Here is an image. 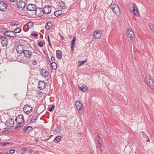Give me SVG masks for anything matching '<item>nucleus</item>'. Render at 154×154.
I'll return each mask as SVG.
<instances>
[{
  "mask_svg": "<svg viewBox=\"0 0 154 154\" xmlns=\"http://www.w3.org/2000/svg\"><path fill=\"white\" fill-rule=\"evenodd\" d=\"M17 51L19 54H23L24 56L27 59L31 58L32 54V52L31 51L29 50H24L22 48V45H19L16 48Z\"/></svg>",
  "mask_w": 154,
  "mask_h": 154,
  "instance_id": "f257e3e1",
  "label": "nucleus"
},
{
  "mask_svg": "<svg viewBox=\"0 0 154 154\" xmlns=\"http://www.w3.org/2000/svg\"><path fill=\"white\" fill-rule=\"evenodd\" d=\"M110 7L114 13L117 16H119L120 15V11L119 7L116 4H112L110 5Z\"/></svg>",
  "mask_w": 154,
  "mask_h": 154,
  "instance_id": "f03ea898",
  "label": "nucleus"
},
{
  "mask_svg": "<svg viewBox=\"0 0 154 154\" xmlns=\"http://www.w3.org/2000/svg\"><path fill=\"white\" fill-rule=\"evenodd\" d=\"M8 40L7 38L5 36H0V43L3 47H6L8 45Z\"/></svg>",
  "mask_w": 154,
  "mask_h": 154,
  "instance_id": "7ed1b4c3",
  "label": "nucleus"
},
{
  "mask_svg": "<svg viewBox=\"0 0 154 154\" xmlns=\"http://www.w3.org/2000/svg\"><path fill=\"white\" fill-rule=\"evenodd\" d=\"M26 4L23 0H20L18 2L16 5V7L18 10L21 9L23 10L25 7Z\"/></svg>",
  "mask_w": 154,
  "mask_h": 154,
  "instance_id": "20e7f679",
  "label": "nucleus"
},
{
  "mask_svg": "<svg viewBox=\"0 0 154 154\" xmlns=\"http://www.w3.org/2000/svg\"><path fill=\"white\" fill-rule=\"evenodd\" d=\"M126 34L127 36L130 38L132 42L134 41V34L132 30L128 29L126 32Z\"/></svg>",
  "mask_w": 154,
  "mask_h": 154,
  "instance_id": "39448f33",
  "label": "nucleus"
},
{
  "mask_svg": "<svg viewBox=\"0 0 154 154\" xmlns=\"http://www.w3.org/2000/svg\"><path fill=\"white\" fill-rule=\"evenodd\" d=\"M3 32H4V34L5 35L9 36L12 37H15L17 36V34L14 32V31H6L5 29H3Z\"/></svg>",
  "mask_w": 154,
  "mask_h": 154,
  "instance_id": "423d86ee",
  "label": "nucleus"
},
{
  "mask_svg": "<svg viewBox=\"0 0 154 154\" xmlns=\"http://www.w3.org/2000/svg\"><path fill=\"white\" fill-rule=\"evenodd\" d=\"M15 121L17 124H22L24 123V117L22 115L17 116L16 118Z\"/></svg>",
  "mask_w": 154,
  "mask_h": 154,
  "instance_id": "0eeeda50",
  "label": "nucleus"
},
{
  "mask_svg": "<svg viewBox=\"0 0 154 154\" xmlns=\"http://www.w3.org/2000/svg\"><path fill=\"white\" fill-rule=\"evenodd\" d=\"M8 4L5 1H0V11H5L7 9Z\"/></svg>",
  "mask_w": 154,
  "mask_h": 154,
  "instance_id": "6e6552de",
  "label": "nucleus"
},
{
  "mask_svg": "<svg viewBox=\"0 0 154 154\" xmlns=\"http://www.w3.org/2000/svg\"><path fill=\"white\" fill-rule=\"evenodd\" d=\"M145 80L147 85L153 91H154V82L153 80L148 78H146Z\"/></svg>",
  "mask_w": 154,
  "mask_h": 154,
  "instance_id": "1a4fd4ad",
  "label": "nucleus"
},
{
  "mask_svg": "<svg viewBox=\"0 0 154 154\" xmlns=\"http://www.w3.org/2000/svg\"><path fill=\"white\" fill-rule=\"evenodd\" d=\"M14 120L11 118L8 119L6 121L5 124L8 127L11 128L14 125Z\"/></svg>",
  "mask_w": 154,
  "mask_h": 154,
  "instance_id": "9d476101",
  "label": "nucleus"
},
{
  "mask_svg": "<svg viewBox=\"0 0 154 154\" xmlns=\"http://www.w3.org/2000/svg\"><path fill=\"white\" fill-rule=\"evenodd\" d=\"M35 15L38 17L42 16L44 14L43 9L39 8H36V10H35Z\"/></svg>",
  "mask_w": 154,
  "mask_h": 154,
  "instance_id": "9b49d317",
  "label": "nucleus"
},
{
  "mask_svg": "<svg viewBox=\"0 0 154 154\" xmlns=\"http://www.w3.org/2000/svg\"><path fill=\"white\" fill-rule=\"evenodd\" d=\"M33 131V128L30 126H25L23 128V131L25 133L29 134Z\"/></svg>",
  "mask_w": 154,
  "mask_h": 154,
  "instance_id": "f8f14e48",
  "label": "nucleus"
},
{
  "mask_svg": "<svg viewBox=\"0 0 154 154\" xmlns=\"http://www.w3.org/2000/svg\"><path fill=\"white\" fill-rule=\"evenodd\" d=\"M36 8V6L35 5L32 4H28L27 6V10L29 11H35Z\"/></svg>",
  "mask_w": 154,
  "mask_h": 154,
  "instance_id": "ddd939ff",
  "label": "nucleus"
},
{
  "mask_svg": "<svg viewBox=\"0 0 154 154\" xmlns=\"http://www.w3.org/2000/svg\"><path fill=\"white\" fill-rule=\"evenodd\" d=\"M133 8L132 11L133 14L139 17L140 16V14L139 12V11L138 8L135 6L133 4H131Z\"/></svg>",
  "mask_w": 154,
  "mask_h": 154,
  "instance_id": "4468645a",
  "label": "nucleus"
},
{
  "mask_svg": "<svg viewBox=\"0 0 154 154\" xmlns=\"http://www.w3.org/2000/svg\"><path fill=\"white\" fill-rule=\"evenodd\" d=\"M46 85L44 81H40L38 82V88L40 90L43 89L45 88Z\"/></svg>",
  "mask_w": 154,
  "mask_h": 154,
  "instance_id": "2eb2a0df",
  "label": "nucleus"
},
{
  "mask_svg": "<svg viewBox=\"0 0 154 154\" xmlns=\"http://www.w3.org/2000/svg\"><path fill=\"white\" fill-rule=\"evenodd\" d=\"M43 9L44 14L45 13L46 14H49L51 12V8L49 5L45 6L44 8Z\"/></svg>",
  "mask_w": 154,
  "mask_h": 154,
  "instance_id": "dca6fc26",
  "label": "nucleus"
},
{
  "mask_svg": "<svg viewBox=\"0 0 154 154\" xmlns=\"http://www.w3.org/2000/svg\"><path fill=\"white\" fill-rule=\"evenodd\" d=\"M101 33L100 31L98 30H96L94 31V38L95 39H98L100 38Z\"/></svg>",
  "mask_w": 154,
  "mask_h": 154,
  "instance_id": "f3484780",
  "label": "nucleus"
},
{
  "mask_svg": "<svg viewBox=\"0 0 154 154\" xmlns=\"http://www.w3.org/2000/svg\"><path fill=\"white\" fill-rule=\"evenodd\" d=\"M40 73L43 77L46 78L48 76L49 72L45 70L42 69L41 70Z\"/></svg>",
  "mask_w": 154,
  "mask_h": 154,
  "instance_id": "a211bd4d",
  "label": "nucleus"
},
{
  "mask_svg": "<svg viewBox=\"0 0 154 154\" xmlns=\"http://www.w3.org/2000/svg\"><path fill=\"white\" fill-rule=\"evenodd\" d=\"M75 106L77 109L79 111H81L82 109V105L81 102L77 100L76 101Z\"/></svg>",
  "mask_w": 154,
  "mask_h": 154,
  "instance_id": "6ab92c4d",
  "label": "nucleus"
},
{
  "mask_svg": "<svg viewBox=\"0 0 154 154\" xmlns=\"http://www.w3.org/2000/svg\"><path fill=\"white\" fill-rule=\"evenodd\" d=\"M58 7L59 8L64 9L66 7L65 3L62 1L60 2L58 5Z\"/></svg>",
  "mask_w": 154,
  "mask_h": 154,
  "instance_id": "aec40b11",
  "label": "nucleus"
},
{
  "mask_svg": "<svg viewBox=\"0 0 154 154\" xmlns=\"http://www.w3.org/2000/svg\"><path fill=\"white\" fill-rule=\"evenodd\" d=\"M23 110L24 112L27 114H28L32 112L33 110L32 107H31V109L29 110V108L26 107V106H24L23 107Z\"/></svg>",
  "mask_w": 154,
  "mask_h": 154,
  "instance_id": "412c9836",
  "label": "nucleus"
},
{
  "mask_svg": "<svg viewBox=\"0 0 154 154\" xmlns=\"http://www.w3.org/2000/svg\"><path fill=\"white\" fill-rule=\"evenodd\" d=\"M62 52L60 50H57L56 51V55L57 58L59 60H61L62 56Z\"/></svg>",
  "mask_w": 154,
  "mask_h": 154,
  "instance_id": "4be33fe9",
  "label": "nucleus"
},
{
  "mask_svg": "<svg viewBox=\"0 0 154 154\" xmlns=\"http://www.w3.org/2000/svg\"><path fill=\"white\" fill-rule=\"evenodd\" d=\"M53 26L52 23L51 21H49L46 23L45 25V28L47 30H49Z\"/></svg>",
  "mask_w": 154,
  "mask_h": 154,
  "instance_id": "5701e85b",
  "label": "nucleus"
},
{
  "mask_svg": "<svg viewBox=\"0 0 154 154\" xmlns=\"http://www.w3.org/2000/svg\"><path fill=\"white\" fill-rule=\"evenodd\" d=\"M25 26H28V28L31 29L33 26V23L32 21H29L26 25H25Z\"/></svg>",
  "mask_w": 154,
  "mask_h": 154,
  "instance_id": "b1692460",
  "label": "nucleus"
},
{
  "mask_svg": "<svg viewBox=\"0 0 154 154\" xmlns=\"http://www.w3.org/2000/svg\"><path fill=\"white\" fill-rule=\"evenodd\" d=\"M79 88L83 92H85L88 89V87L84 85L79 87Z\"/></svg>",
  "mask_w": 154,
  "mask_h": 154,
  "instance_id": "393cba45",
  "label": "nucleus"
},
{
  "mask_svg": "<svg viewBox=\"0 0 154 154\" xmlns=\"http://www.w3.org/2000/svg\"><path fill=\"white\" fill-rule=\"evenodd\" d=\"M54 15L58 17L59 15H61L62 14V10H58L54 13Z\"/></svg>",
  "mask_w": 154,
  "mask_h": 154,
  "instance_id": "a878e982",
  "label": "nucleus"
},
{
  "mask_svg": "<svg viewBox=\"0 0 154 154\" xmlns=\"http://www.w3.org/2000/svg\"><path fill=\"white\" fill-rule=\"evenodd\" d=\"M51 67L53 69L55 70L57 68V63L55 62H52L51 63Z\"/></svg>",
  "mask_w": 154,
  "mask_h": 154,
  "instance_id": "bb28decb",
  "label": "nucleus"
},
{
  "mask_svg": "<svg viewBox=\"0 0 154 154\" xmlns=\"http://www.w3.org/2000/svg\"><path fill=\"white\" fill-rule=\"evenodd\" d=\"M61 138V137L60 136H57L54 139V141L55 143H58L60 141Z\"/></svg>",
  "mask_w": 154,
  "mask_h": 154,
  "instance_id": "cd10ccee",
  "label": "nucleus"
},
{
  "mask_svg": "<svg viewBox=\"0 0 154 154\" xmlns=\"http://www.w3.org/2000/svg\"><path fill=\"white\" fill-rule=\"evenodd\" d=\"M38 116H35L33 117L30 120V122L32 123H35L36 120L37 119Z\"/></svg>",
  "mask_w": 154,
  "mask_h": 154,
  "instance_id": "c85d7f7f",
  "label": "nucleus"
},
{
  "mask_svg": "<svg viewBox=\"0 0 154 154\" xmlns=\"http://www.w3.org/2000/svg\"><path fill=\"white\" fill-rule=\"evenodd\" d=\"M24 123L22 124H18V125L15 127V129L16 130H19L22 128L24 125Z\"/></svg>",
  "mask_w": 154,
  "mask_h": 154,
  "instance_id": "c756f323",
  "label": "nucleus"
},
{
  "mask_svg": "<svg viewBox=\"0 0 154 154\" xmlns=\"http://www.w3.org/2000/svg\"><path fill=\"white\" fill-rule=\"evenodd\" d=\"M75 42L73 41H72L71 42V50L72 52L73 51L74 48L75 47Z\"/></svg>",
  "mask_w": 154,
  "mask_h": 154,
  "instance_id": "7c9ffc66",
  "label": "nucleus"
},
{
  "mask_svg": "<svg viewBox=\"0 0 154 154\" xmlns=\"http://www.w3.org/2000/svg\"><path fill=\"white\" fill-rule=\"evenodd\" d=\"M21 31V29L20 28H17L14 31V33H19Z\"/></svg>",
  "mask_w": 154,
  "mask_h": 154,
  "instance_id": "2f4dec72",
  "label": "nucleus"
},
{
  "mask_svg": "<svg viewBox=\"0 0 154 154\" xmlns=\"http://www.w3.org/2000/svg\"><path fill=\"white\" fill-rule=\"evenodd\" d=\"M87 61V60H86L85 61H79L78 62V66H80L81 65L84 64L85 62Z\"/></svg>",
  "mask_w": 154,
  "mask_h": 154,
  "instance_id": "473e14b6",
  "label": "nucleus"
},
{
  "mask_svg": "<svg viewBox=\"0 0 154 154\" xmlns=\"http://www.w3.org/2000/svg\"><path fill=\"white\" fill-rule=\"evenodd\" d=\"M149 27H150L151 30L154 32V25L150 23L149 25Z\"/></svg>",
  "mask_w": 154,
  "mask_h": 154,
  "instance_id": "72a5a7b5",
  "label": "nucleus"
},
{
  "mask_svg": "<svg viewBox=\"0 0 154 154\" xmlns=\"http://www.w3.org/2000/svg\"><path fill=\"white\" fill-rule=\"evenodd\" d=\"M10 132V131L8 130H5L2 131V133L4 134H9Z\"/></svg>",
  "mask_w": 154,
  "mask_h": 154,
  "instance_id": "f704fd0d",
  "label": "nucleus"
},
{
  "mask_svg": "<svg viewBox=\"0 0 154 154\" xmlns=\"http://www.w3.org/2000/svg\"><path fill=\"white\" fill-rule=\"evenodd\" d=\"M54 107L55 106L54 105H52L49 108L48 111L50 112H52L54 110Z\"/></svg>",
  "mask_w": 154,
  "mask_h": 154,
  "instance_id": "c9c22d12",
  "label": "nucleus"
},
{
  "mask_svg": "<svg viewBox=\"0 0 154 154\" xmlns=\"http://www.w3.org/2000/svg\"><path fill=\"white\" fill-rule=\"evenodd\" d=\"M43 43L39 41L38 43V45L40 47H42L43 46V45L42 44Z\"/></svg>",
  "mask_w": 154,
  "mask_h": 154,
  "instance_id": "e433bc0d",
  "label": "nucleus"
},
{
  "mask_svg": "<svg viewBox=\"0 0 154 154\" xmlns=\"http://www.w3.org/2000/svg\"><path fill=\"white\" fill-rule=\"evenodd\" d=\"M38 35V34L37 33H32L31 34V35L32 36H34L35 37H37Z\"/></svg>",
  "mask_w": 154,
  "mask_h": 154,
  "instance_id": "4c0bfd02",
  "label": "nucleus"
},
{
  "mask_svg": "<svg viewBox=\"0 0 154 154\" xmlns=\"http://www.w3.org/2000/svg\"><path fill=\"white\" fill-rule=\"evenodd\" d=\"M101 143H98V144L97 145V146L99 149V150L101 151H102V149L100 147Z\"/></svg>",
  "mask_w": 154,
  "mask_h": 154,
  "instance_id": "58836bf2",
  "label": "nucleus"
},
{
  "mask_svg": "<svg viewBox=\"0 0 154 154\" xmlns=\"http://www.w3.org/2000/svg\"><path fill=\"white\" fill-rule=\"evenodd\" d=\"M55 131L57 132H60L61 131V129L60 128H58L57 129H56Z\"/></svg>",
  "mask_w": 154,
  "mask_h": 154,
  "instance_id": "ea45409f",
  "label": "nucleus"
},
{
  "mask_svg": "<svg viewBox=\"0 0 154 154\" xmlns=\"http://www.w3.org/2000/svg\"><path fill=\"white\" fill-rule=\"evenodd\" d=\"M15 151V149H11L10 150L9 153L10 154H13L14 153Z\"/></svg>",
  "mask_w": 154,
  "mask_h": 154,
  "instance_id": "a19ab883",
  "label": "nucleus"
},
{
  "mask_svg": "<svg viewBox=\"0 0 154 154\" xmlns=\"http://www.w3.org/2000/svg\"><path fill=\"white\" fill-rule=\"evenodd\" d=\"M32 64L34 65H35L37 63V61L35 60H32Z\"/></svg>",
  "mask_w": 154,
  "mask_h": 154,
  "instance_id": "79ce46f5",
  "label": "nucleus"
},
{
  "mask_svg": "<svg viewBox=\"0 0 154 154\" xmlns=\"http://www.w3.org/2000/svg\"><path fill=\"white\" fill-rule=\"evenodd\" d=\"M6 142H0V146H4L6 145Z\"/></svg>",
  "mask_w": 154,
  "mask_h": 154,
  "instance_id": "37998d69",
  "label": "nucleus"
},
{
  "mask_svg": "<svg viewBox=\"0 0 154 154\" xmlns=\"http://www.w3.org/2000/svg\"><path fill=\"white\" fill-rule=\"evenodd\" d=\"M58 34L60 37V39L61 40H63L64 39L63 37V36L60 33H58Z\"/></svg>",
  "mask_w": 154,
  "mask_h": 154,
  "instance_id": "c03bdc74",
  "label": "nucleus"
},
{
  "mask_svg": "<svg viewBox=\"0 0 154 154\" xmlns=\"http://www.w3.org/2000/svg\"><path fill=\"white\" fill-rule=\"evenodd\" d=\"M18 21H16L15 22V23H14V22H12L11 23L12 24V25H17V24L16 23H17Z\"/></svg>",
  "mask_w": 154,
  "mask_h": 154,
  "instance_id": "a18cd8bd",
  "label": "nucleus"
},
{
  "mask_svg": "<svg viewBox=\"0 0 154 154\" xmlns=\"http://www.w3.org/2000/svg\"><path fill=\"white\" fill-rule=\"evenodd\" d=\"M27 149V148L26 147H23L22 148V150L23 151H25Z\"/></svg>",
  "mask_w": 154,
  "mask_h": 154,
  "instance_id": "49530a36",
  "label": "nucleus"
},
{
  "mask_svg": "<svg viewBox=\"0 0 154 154\" xmlns=\"http://www.w3.org/2000/svg\"><path fill=\"white\" fill-rule=\"evenodd\" d=\"M12 145L13 144V143L11 142H6V145Z\"/></svg>",
  "mask_w": 154,
  "mask_h": 154,
  "instance_id": "de8ad7c7",
  "label": "nucleus"
},
{
  "mask_svg": "<svg viewBox=\"0 0 154 154\" xmlns=\"http://www.w3.org/2000/svg\"><path fill=\"white\" fill-rule=\"evenodd\" d=\"M141 134L142 135H144L145 136H147V135H146V134H145V133L143 131H142L141 132Z\"/></svg>",
  "mask_w": 154,
  "mask_h": 154,
  "instance_id": "09e8293b",
  "label": "nucleus"
},
{
  "mask_svg": "<svg viewBox=\"0 0 154 154\" xmlns=\"http://www.w3.org/2000/svg\"><path fill=\"white\" fill-rule=\"evenodd\" d=\"M76 40V37L75 36L73 37L72 40L73 41H74L75 42Z\"/></svg>",
  "mask_w": 154,
  "mask_h": 154,
  "instance_id": "8fccbe9b",
  "label": "nucleus"
},
{
  "mask_svg": "<svg viewBox=\"0 0 154 154\" xmlns=\"http://www.w3.org/2000/svg\"><path fill=\"white\" fill-rule=\"evenodd\" d=\"M147 137V139L146 140V141L147 142H149L150 141V140L148 138V137L147 136H146Z\"/></svg>",
  "mask_w": 154,
  "mask_h": 154,
  "instance_id": "3c124183",
  "label": "nucleus"
},
{
  "mask_svg": "<svg viewBox=\"0 0 154 154\" xmlns=\"http://www.w3.org/2000/svg\"><path fill=\"white\" fill-rule=\"evenodd\" d=\"M24 106H26V107H27V108H30L31 107V106L29 104H27V105H25Z\"/></svg>",
  "mask_w": 154,
  "mask_h": 154,
  "instance_id": "603ef678",
  "label": "nucleus"
},
{
  "mask_svg": "<svg viewBox=\"0 0 154 154\" xmlns=\"http://www.w3.org/2000/svg\"><path fill=\"white\" fill-rule=\"evenodd\" d=\"M55 59V58L54 57L52 56L51 57V60H54Z\"/></svg>",
  "mask_w": 154,
  "mask_h": 154,
  "instance_id": "864d4df0",
  "label": "nucleus"
},
{
  "mask_svg": "<svg viewBox=\"0 0 154 154\" xmlns=\"http://www.w3.org/2000/svg\"><path fill=\"white\" fill-rule=\"evenodd\" d=\"M38 137H36V138H35V140L36 141V142H38Z\"/></svg>",
  "mask_w": 154,
  "mask_h": 154,
  "instance_id": "5fc2aeb1",
  "label": "nucleus"
},
{
  "mask_svg": "<svg viewBox=\"0 0 154 154\" xmlns=\"http://www.w3.org/2000/svg\"><path fill=\"white\" fill-rule=\"evenodd\" d=\"M48 42V44H49V46H50V47L51 48H52V46H51V42Z\"/></svg>",
  "mask_w": 154,
  "mask_h": 154,
  "instance_id": "6e6d98bb",
  "label": "nucleus"
},
{
  "mask_svg": "<svg viewBox=\"0 0 154 154\" xmlns=\"http://www.w3.org/2000/svg\"><path fill=\"white\" fill-rule=\"evenodd\" d=\"M47 37H48V42H50V38H49V36L48 35Z\"/></svg>",
  "mask_w": 154,
  "mask_h": 154,
  "instance_id": "4d7b16f0",
  "label": "nucleus"
},
{
  "mask_svg": "<svg viewBox=\"0 0 154 154\" xmlns=\"http://www.w3.org/2000/svg\"><path fill=\"white\" fill-rule=\"evenodd\" d=\"M11 2H16L17 1V0H9Z\"/></svg>",
  "mask_w": 154,
  "mask_h": 154,
  "instance_id": "13d9d810",
  "label": "nucleus"
},
{
  "mask_svg": "<svg viewBox=\"0 0 154 154\" xmlns=\"http://www.w3.org/2000/svg\"><path fill=\"white\" fill-rule=\"evenodd\" d=\"M50 137L48 138L44 139V140L45 141H47L48 140L50 139Z\"/></svg>",
  "mask_w": 154,
  "mask_h": 154,
  "instance_id": "bf43d9fd",
  "label": "nucleus"
},
{
  "mask_svg": "<svg viewBox=\"0 0 154 154\" xmlns=\"http://www.w3.org/2000/svg\"><path fill=\"white\" fill-rule=\"evenodd\" d=\"M35 114H36L38 116V112L37 111H36V112H35Z\"/></svg>",
  "mask_w": 154,
  "mask_h": 154,
  "instance_id": "052dcab7",
  "label": "nucleus"
},
{
  "mask_svg": "<svg viewBox=\"0 0 154 154\" xmlns=\"http://www.w3.org/2000/svg\"><path fill=\"white\" fill-rule=\"evenodd\" d=\"M4 154H9V153L8 152H6Z\"/></svg>",
  "mask_w": 154,
  "mask_h": 154,
  "instance_id": "680f3d73",
  "label": "nucleus"
},
{
  "mask_svg": "<svg viewBox=\"0 0 154 154\" xmlns=\"http://www.w3.org/2000/svg\"><path fill=\"white\" fill-rule=\"evenodd\" d=\"M35 47V49H36V50H37L38 49V47Z\"/></svg>",
  "mask_w": 154,
  "mask_h": 154,
  "instance_id": "e2e57ef3",
  "label": "nucleus"
},
{
  "mask_svg": "<svg viewBox=\"0 0 154 154\" xmlns=\"http://www.w3.org/2000/svg\"><path fill=\"white\" fill-rule=\"evenodd\" d=\"M53 136V135H51L50 136V137H50V138L52 137Z\"/></svg>",
  "mask_w": 154,
  "mask_h": 154,
  "instance_id": "0e129e2a",
  "label": "nucleus"
},
{
  "mask_svg": "<svg viewBox=\"0 0 154 154\" xmlns=\"http://www.w3.org/2000/svg\"><path fill=\"white\" fill-rule=\"evenodd\" d=\"M82 112H81V111H80V114H82Z\"/></svg>",
  "mask_w": 154,
  "mask_h": 154,
  "instance_id": "69168bd1",
  "label": "nucleus"
},
{
  "mask_svg": "<svg viewBox=\"0 0 154 154\" xmlns=\"http://www.w3.org/2000/svg\"><path fill=\"white\" fill-rule=\"evenodd\" d=\"M0 154H2V152H0Z\"/></svg>",
  "mask_w": 154,
  "mask_h": 154,
  "instance_id": "338daca9",
  "label": "nucleus"
},
{
  "mask_svg": "<svg viewBox=\"0 0 154 154\" xmlns=\"http://www.w3.org/2000/svg\"><path fill=\"white\" fill-rule=\"evenodd\" d=\"M49 61L50 63H51V61H50V60L49 59Z\"/></svg>",
  "mask_w": 154,
  "mask_h": 154,
  "instance_id": "774afa93",
  "label": "nucleus"
}]
</instances>
